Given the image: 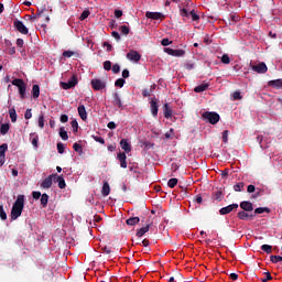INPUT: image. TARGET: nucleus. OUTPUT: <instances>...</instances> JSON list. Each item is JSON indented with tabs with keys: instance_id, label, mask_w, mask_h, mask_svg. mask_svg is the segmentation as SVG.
Wrapping results in <instances>:
<instances>
[{
	"instance_id": "f257e3e1",
	"label": "nucleus",
	"mask_w": 282,
	"mask_h": 282,
	"mask_svg": "<svg viewBox=\"0 0 282 282\" xmlns=\"http://www.w3.org/2000/svg\"><path fill=\"white\" fill-rule=\"evenodd\" d=\"M23 208H25V196L18 195L17 200L14 202L11 209V220L15 221L19 219L23 213Z\"/></svg>"
},
{
	"instance_id": "f03ea898",
	"label": "nucleus",
	"mask_w": 282,
	"mask_h": 282,
	"mask_svg": "<svg viewBox=\"0 0 282 282\" xmlns=\"http://www.w3.org/2000/svg\"><path fill=\"white\" fill-rule=\"evenodd\" d=\"M12 85H14V87H18L21 100H25L28 84H25V82L21 78H15L12 80Z\"/></svg>"
},
{
	"instance_id": "7ed1b4c3",
	"label": "nucleus",
	"mask_w": 282,
	"mask_h": 282,
	"mask_svg": "<svg viewBox=\"0 0 282 282\" xmlns=\"http://www.w3.org/2000/svg\"><path fill=\"white\" fill-rule=\"evenodd\" d=\"M219 113L217 112H210V111H206L203 113V120H206L207 122H209V124H217V122H219Z\"/></svg>"
},
{
	"instance_id": "20e7f679",
	"label": "nucleus",
	"mask_w": 282,
	"mask_h": 282,
	"mask_svg": "<svg viewBox=\"0 0 282 282\" xmlns=\"http://www.w3.org/2000/svg\"><path fill=\"white\" fill-rule=\"evenodd\" d=\"M250 68L252 72H257V74H265L268 72V65L264 62H260L259 64H250Z\"/></svg>"
},
{
	"instance_id": "39448f33",
	"label": "nucleus",
	"mask_w": 282,
	"mask_h": 282,
	"mask_svg": "<svg viewBox=\"0 0 282 282\" xmlns=\"http://www.w3.org/2000/svg\"><path fill=\"white\" fill-rule=\"evenodd\" d=\"M145 17H147V19H151L152 21H160V19H161V21H164V19H165L164 13H162V12L147 11Z\"/></svg>"
},
{
	"instance_id": "423d86ee",
	"label": "nucleus",
	"mask_w": 282,
	"mask_h": 282,
	"mask_svg": "<svg viewBox=\"0 0 282 282\" xmlns=\"http://www.w3.org/2000/svg\"><path fill=\"white\" fill-rule=\"evenodd\" d=\"M62 89H72L73 87H76L78 85V79H76V76H73L67 83L61 82Z\"/></svg>"
},
{
	"instance_id": "0eeeda50",
	"label": "nucleus",
	"mask_w": 282,
	"mask_h": 282,
	"mask_svg": "<svg viewBox=\"0 0 282 282\" xmlns=\"http://www.w3.org/2000/svg\"><path fill=\"white\" fill-rule=\"evenodd\" d=\"M164 52L166 54H169V56H176V57H181V56H184V54H186V51L185 50H173L171 47H165L164 48Z\"/></svg>"
},
{
	"instance_id": "6e6552de",
	"label": "nucleus",
	"mask_w": 282,
	"mask_h": 282,
	"mask_svg": "<svg viewBox=\"0 0 282 282\" xmlns=\"http://www.w3.org/2000/svg\"><path fill=\"white\" fill-rule=\"evenodd\" d=\"M90 85L95 91H100V89H105V87H107V84L101 79H93Z\"/></svg>"
},
{
	"instance_id": "1a4fd4ad",
	"label": "nucleus",
	"mask_w": 282,
	"mask_h": 282,
	"mask_svg": "<svg viewBox=\"0 0 282 282\" xmlns=\"http://www.w3.org/2000/svg\"><path fill=\"white\" fill-rule=\"evenodd\" d=\"M14 28L20 32V34H29L30 30H28V26L21 22V20H15L13 22Z\"/></svg>"
},
{
	"instance_id": "9d476101",
	"label": "nucleus",
	"mask_w": 282,
	"mask_h": 282,
	"mask_svg": "<svg viewBox=\"0 0 282 282\" xmlns=\"http://www.w3.org/2000/svg\"><path fill=\"white\" fill-rule=\"evenodd\" d=\"M237 208H239V204L235 203V204H231V205L220 208L219 214L220 215H230V213H232L234 210H237Z\"/></svg>"
},
{
	"instance_id": "9b49d317",
	"label": "nucleus",
	"mask_w": 282,
	"mask_h": 282,
	"mask_svg": "<svg viewBox=\"0 0 282 282\" xmlns=\"http://www.w3.org/2000/svg\"><path fill=\"white\" fill-rule=\"evenodd\" d=\"M150 109L153 118H158V111H160V106L158 105V99L152 98L150 101Z\"/></svg>"
},
{
	"instance_id": "f8f14e48",
	"label": "nucleus",
	"mask_w": 282,
	"mask_h": 282,
	"mask_svg": "<svg viewBox=\"0 0 282 282\" xmlns=\"http://www.w3.org/2000/svg\"><path fill=\"white\" fill-rule=\"evenodd\" d=\"M127 58L133 63H139V61L142 58V55H140L138 51L131 50L129 53H127Z\"/></svg>"
},
{
	"instance_id": "ddd939ff",
	"label": "nucleus",
	"mask_w": 282,
	"mask_h": 282,
	"mask_svg": "<svg viewBox=\"0 0 282 282\" xmlns=\"http://www.w3.org/2000/svg\"><path fill=\"white\" fill-rule=\"evenodd\" d=\"M54 177H56V174H51L44 178L41 183V188H52V182H54Z\"/></svg>"
},
{
	"instance_id": "4468645a",
	"label": "nucleus",
	"mask_w": 282,
	"mask_h": 282,
	"mask_svg": "<svg viewBox=\"0 0 282 282\" xmlns=\"http://www.w3.org/2000/svg\"><path fill=\"white\" fill-rule=\"evenodd\" d=\"M240 208L245 210L246 213H252L254 210V207H252V203L248 200H243L240 203Z\"/></svg>"
},
{
	"instance_id": "2eb2a0df",
	"label": "nucleus",
	"mask_w": 282,
	"mask_h": 282,
	"mask_svg": "<svg viewBox=\"0 0 282 282\" xmlns=\"http://www.w3.org/2000/svg\"><path fill=\"white\" fill-rule=\"evenodd\" d=\"M54 182L55 184H58V188H65L67 186V184L65 183V178L63 177V175H57L55 174L54 176Z\"/></svg>"
},
{
	"instance_id": "dca6fc26",
	"label": "nucleus",
	"mask_w": 282,
	"mask_h": 282,
	"mask_svg": "<svg viewBox=\"0 0 282 282\" xmlns=\"http://www.w3.org/2000/svg\"><path fill=\"white\" fill-rule=\"evenodd\" d=\"M163 113H164V118H166V120L173 118V109H171V106L169 104H164Z\"/></svg>"
},
{
	"instance_id": "f3484780",
	"label": "nucleus",
	"mask_w": 282,
	"mask_h": 282,
	"mask_svg": "<svg viewBox=\"0 0 282 282\" xmlns=\"http://www.w3.org/2000/svg\"><path fill=\"white\" fill-rule=\"evenodd\" d=\"M112 98H113L112 105H113L115 107H118V109H122V99H120V94L115 93V94L112 95Z\"/></svg>"
},
{
	"instance_id": "a211bd4d",
	"label": "nucleus",
	"mask_w": 282,
	"mask_h": 282,
	"mask_svg": "<svg viewBox=\"0 0 282 282\" xmlns=\"http://www.w3.org/2000/svg\"><path fill=\"white\" fill-rule=\"evenodd\" d=\"M120 147L126 153H131V143L127 139H121Z\"/></svg>"
},
{
	"instance_id": "6ab92c4d",
	"label": "nucleus",
	"mask_w": 282,
	"mask_h": 282,
	"mask_svg": "<svg viewBox=\"0 0 282 282\" xmlns=\"http://www.w3.org/2000/svg\"><path fill=\"white\" fill-rule=\"evenodd\" d=\"M268 87H273V89H282V79L269 80Z\"/></svg>"
},
{
	"instance_id": "aec40b11",
	"label": "nucleus",
	"mask_w": 282,
	"mask_h": 282,
	"mask_svg": "<svg viewBox=\"0 0 282 282\" xmlns=\"http://www.w3.org/2000/svg\"><path fill=\"white\" fill-rule=\"evenodd\" d=\"M117 159H118L119 162H120L121 169H127V154H126L124 152H120V153L117 155Z\"/></svg>"
},
{
	"instance_id": "412c9836",
	"label": "nucleus",
	"mask_w": 282,
	"mask_h": 282,
	"mask_svg": "<svg viewBox=\"0 0 282 282\" xmlns=\"http://www.w3.org/2000/svg\"><path fill=\"white\" fill-rule=\"evenodd\" d=\"M77 111L79 118H82L84 121L87 120V109L85 108V105H79Z\"/></svg>"
},
{
	"instance_id": "4be33fe9",
	"label": "nucleus",
	"mask_w": 282,
	"mask_h": 282,
	"mask_svg": "<svg viewBox=\"0 0 282 282\" xmlns=\"http://www.w3.org/2000/svg\"><path fill=\"white\" fill-rule=\"evenodd\" d=\"M151 230V224H148L145 227H141L137 230V237H144L145 232H149Z\"/></svg>"
},
{
	"instance_id": "5701e85b",
	"label": "nucleus",
	"mask_w": 282,
	"mask_h": 282,
	"mask_svg": "<svg viewBox=\"0 0 282 282\" xmlns=\"http://www.w3.org/2000/svg\"><path fill=\"white\" fill-rule=\"evenodd\" d=\"M109 193H111V187L109 186L108 182H104V185H102V188H101L102 197H108Z\"/></svg>"
},
{
	"instance_id": "b1692460",
	"label": "nucleus",
	"mask_w": 282,
	"mask_h": 282,
	"mask_svg": "<svg viewBox=\"0 0 282 282\" xmlns=\"http://www.w3.org/2000/svg\"><path fill=\"white\" fill-rule=\"evenodd\" d=\"M209 84H200L194 88L195 94H202V91L208 90Z\"/></svg>"
},
{
	"instance_id": "393cba45",
	"label": "nucleus",
	"mask_w": 282,
	"mask_h": 282,
	"mask_svg": "<svg viewBox=\"0 0 282 282\" xmlns=\"http://www.w3.org/2000/svg\"><path fill=\"white\" fill-rule=\"evenodd\" d=\"M40 96H41V87L35 84L32 87V97L34 98V100H36V98H39Z\"/></svg>"
},
{
	"instance_id": "a878e982",
	"label": "nucleus",
	"mask_w": 282,
	"mask_h": 282,
	"mask_svg": "<svg viewBox=\"0 0 282 282\" xmlns=\"http://www.w3.org/2000/svg\"><path fill=\"white\" fill-rule=\"evenodd\" d=\"M127 226H138L140 224V217H130L126 220Z\"/></svg>"
},
{
	"instance_id": "bb28decb",
	"label": "nucleus",
	"mask_w": 282,
	"mask_h": 282,
	"mask_svg": "<svg viewBox=\"0 0 282 282\" xmlns=\"http://www.w3.org/2000/svg\"><path fill=\"white\" fill-rule=\"evenodd\" d=\"M250 217H254V215H250V214L246 213V210L238 213V219H241L242 221L250 219Z\"/></svg>"
},
{
	"instance_id": "cd10ccee",
	"label": "nucleus",
	"mask_w": 282,
	"mask_h": 282,
	"mask_svg": "<svg viewBox=\"0 0 282 282\" xmlns=\"http://www.w3.org/2000/svg\"><path fill=\"white\" fill-rule=\"evenodd\" d=\"M48 202H50V196L46 193L42 194V196H41V206H42V208H47V203Z\"/></svg>"
},
{
	"instance_id": "c85d7f7f",
	"label": "nucleus",
	"mask_w": 282,
	"mask_h": 282,
	"mask_svg": "<svg viewBox=\"0 0 282 282\" xmlns=\"http://www.w3.org/2000/svg\"><path fill=\"white\" fill-rule=\"evenodd\" d=\"M213 199H215L216 202H221V199H224V192L221 191L214 192Z\"/></svg>"
},
{
	"instance_id": "c756f323",
	"label": "nucleus",
	"mask_w": 282,
	"mask_h": 282,
	"mask_svg": "<svg viewBox=\"0 0 282 282\" xmlns=\"http://www.w3.org/2000/svg\"><path fill=\"white\" fill-rule=\"evenodd\" d=\"M10 131V123H2L0 127L1 135H6Z\"/></svg>"
},
{
	"instance_id": "7c9ffc66",
	"label": "nucleus",
	"mask_w": 282,
	"mask_h": 282,
	"mask_svg": "<svg viewBox=\"0 0 282 282\" xmlns=\"http://www.w3.org/2000/svg\"><path fill=\"white\" fill-rule=\"evenodd\" d=\"M263 213H270L268 207H258L254 209V215H263Z\"/></svg>"
},
{
	"instance_id": "2f4dec72",
	"label": "nucleus",
	"mask_w": 282,
	"mask_h": 282,
	"mask_svg": "<svg viewBox=\"0 0 282 282\" xmlns=\"http://www.w3.org/2000/svg\"><path fill=\"white\" fill-rule=\"evenodd\" d=\"M9 116L11 118V122H17V110L14 108L9 109Z\"/></svg>"
},
{
	"instance_id": "473e14b6",
	"label": "nucleus",
	"mask_w": 282,
	"mask_h": 282,
	"mask_svg": "<svg viewBox=\"0 0 282 282\" xmlns=\"http://www.w3.org/2000/svg\"><path fill=\"white\" fill-rule=\"evenodd\" d=\"M59 137L62 138V140H69V135H67L64 127L59 128Z\"/></svg>"
},
{
	"instance_id": "72a5a7b5",
	"label": "nucleus",
	"mask_w": 282,
	"mask_h": 282,
	"mask_svg": "<svg viewBox=\"0 0 282 282\" xmlns=\"http://www.w3.org/2000/svg\"><path fill=\"white\" fill-rule=\"evenodd\" d=\"M45 12H47V9L44 8V9H39L36 14H34V19H41V17H44L45 15Z\"/></svg>"
},
{
	"instance_id": "f704fd0d",
	"label": "nucleus",
	"mask_w": 282,
	"mask_h": 282,
	"mask_svg": "<svg viewBox=\"0 0 282 282\" xmlns=\"http://www.w3.org/2000/svg\"><path fill=\"white\" fill-rule=\"evenodd\" d=\"M261 250L263 252H267V254H272V246H270V245H262Z\"/></svg>"
},
{
	"instance_id": "c9c22d12",
	"label": "nucleus",
	"mask_w": 282,
	"mask_h": 282,
	"mask_svg": "<svg viewBox=\"0 0 282 282\" xmlns=\"http://www.w3.org/2000/svg\"><path fill=\"white\" fill-rule=\"evenodd\" d=\"M73 149L76 153H79V155H83V145H80L79 143H74Z\"/></svg>"
},
{
	"instance_id": "e433bc0d",
	"label": "nucleus",
	"mask_w": 282,
	"mask_h": 282,
	"mask_svg": "<svg viewBox=\"0 0 282 282\" xmlns=\"http://www.w3.org/2000/svg\"><path fill=\"white\" fill-rule=\"evenodd\" d=\"M0 219H2V221L8 219V214L6 213V209H3V205H0Z\"/></svg>"
},
{
	"instance_id": "4c0bfd02",
	"label": "nucleus",
	"mask_w": 282,
	"mask_h": 282,
	"mask_svg": "<svg viewBox=\"0 0 282 282\" xmlns=\"http://www.w3.org/2000/svg\"><path fill=\"white\" fill-rule=\"evenodd\" d=\"M177 178H170L167 182L169 188H175L177 186Z\"/></svg>"
},
{
	"instance_id": "58836bf2",
	"label": "nucleus",
	"mask_w": 282,
	"mask_h": 282,
	"mask_svg": "<svg viewBox=\"0 0 282 282\" xmlns=\"http://www.w3.org/2000/svg\"><path fill=\"white\" fill-rule=\"evenodd\" d=\"M119 31L124 35V36H128L129 32H131V30L129 29V26L127 25H121L119 28Z\"/></svg>"
},
{
	"instance_id": "ea45409f",
	"label": "nucleus",
	"mask_w": 282,
	"mask_h": 282,
	"mask_svg": "<svg viewBox=\"0 0 282 282\" xmlns=\"http://www.w3.org/2000/svg\"><path fill=\"white\" fill-rule=\"evenodd\" d=\"M76 54H78V53H76L74 51H64L63 52L64 58H72V56H76Z\"/></svg>"
},
{
	"instance_id": "a19ab883",
	"label": "nucleus",
	"mask_w": 282,
	"mask_h": 282,
	"mask_svg": "<svg viewBox=\"0 0 282 282\" xmlns=\"http://www.w3.org/2000/svg\"><path fill=\"white\" fill-rule=\"evenodd\" d=\"M237 21H239V18L237 14H230L229 15V23L230 25H235V23H237Z\"/></svg>"
},
{
	"instance_id": "79ce46f5",
	"label": "nucleus",
	"mask_w": 282,
	"mask_h": 282,
	"mask_svg": "<svg viewBox=\"0 0 282 282\" xmlns=\"http://www.w3.org/2000/svg\"><path fill=\"white\" fill-rule=\"evenodd\" d=\"M243 186H245L243 182H240V183L234 185V191H235L236 193H241Z\"/></svg>"
},
{
	"instance_id": "37998d69",
	"label": "nucleus",
	"mask_w": 282,
	"mask_h": 282,
	"mask_svg": "<svg viewBox=\"0 0 282 282\" xmlns=\"http://www.w3.org/2000/svg\"><path fill=\"white\" fill-rule=\"evenodd\" d=\"M270 261H271V263H279L282 261V257L281 256H271Z\"/></svg>"
},
{
	"instance_id": "c03bdc74",
	"label": "nucleus",
	"mask_w": 282,
	"mask_h": 282,
	"mask_svg": "<svg viewBox=\"0 0 282 282\" xmlns=\"http://www.w3.org/2000/svg\"><path fill=\"white\" fill-rule=\"evenodd\" d=\"M124 83H126L124 78H119V79H117V80L115 82V87H120V88H122V87H124Z\"/></svg>"
},
{
	"instance_id": "a18cd8bd",
	"label": "nucleus",
	"mask_w": 282,
	"mask_h": 282,
	"mask_svg": "<svg viewBox=\"0 0 282 282\" xmlns=\"http://www.w3.org/2000/svg\"><path fill=\"white\" fill-rule=\"evenodd\" d=\"M39 127L40 129H43L45 127V116L40 115L39 117Z\"/></svg>"
},
{
	"instance_id": "49530a36",
	"label": "nucleus",
	"mask_w": 282,
	"mask_h": 282,
	"mask_svg": "<svg viewBox=\"0 0 282 282\" xmlns=\"http://www.w3.org/2000/svg\"><path fill=\"white\" fill-rule=\"evenodd\" d=\"M89 14H90L89 10L83 11L82 14H80V17H79V20H80V21H85V19H88V18H89Z\"/></svg>"
},
{
	"instance_id": "de8ad7c7",
	"label": "nucleus",
	"mask_w": 282,
	"mask_h": 282,
	"mask_svg": "<svg viewBox=\"0 0 282 282\" xmlns=\"http://www.w3.org/2000/svg\"><path fill=\"white\" fill-rule=\"evenodd\" d=\"M221 63H224L225 65H230V56H228V54H224L221 56Z\"/></svg>"
},
{
	"instance_id": "09e8293b",
	"label": "nucleus",
	"mask_w": 282,
	"mask_h": 282,
	"mask_svg": "<svg viewBox=\"0 0 282 282\" xmlns=\"http://www.w3.org/2000/svg\"><path fill=\"white\" fill-rule=\"evenodd\" d=\"M70 127L73 128L74 133H78V121L73 120Z\"/></svg>"
},
{
	"instance_id": "8fccbe9b",
	"label": "nucleus",
	"mask_w": 282,
	"mask_h": 282,
	"mask_svg": "<svg viewBox=\"0 0 282 282\" xmlns=\"http://www.w3.org/2000/svg\"><path fill=\"white\" fill-rule=\"evenodd\" d=\"M6 151H8V143L0 145V155H6Z\"/></svg>"
},
{
	"instance_id": "3c124183",
	"label": "nucleus",
	"mask_w": 282,
	"mask_h": 282,
	"mask_svg": "<svg viewBox=\"0 0 282 282\" xmlns=\"http://www.w3.org/2000/svg\"><path fill=\"white\" fill-rule=\"evenodd\" d=\"M104 69H106V72H111V61L104 62Z\"/></svg>"
},
{
	"instance_id": "603ef678",
	"label": "nucleus",
	"mask_w": 282,
	"mask_h": 282,
	"mask_svg": "<svg viewBox=\"0 0 282 282\" xmlns=\"http://www.w3.org/2000/svg\"><path fill=\"white\" fill-rule=\"evenodd\" d=\"M57 151L61 154L65 153V144H63L62 142L57 143Z\"/></svg>"
},
{
	"instance_id": "864d4df0",
	"label": "nucleus",
	"mask_w": 282,
	"mask_h": 282,
	"mask_svg": "<svg viewBox=\"0 0 282 282\" xmlns=\"http://www.w3.org/2000/svg\"><path fill=\"white\" fill-rule=\"evenodd\" d=\"M232 98L234 100H241V93L239 90L234 91Z\"/></svg>"
},
{
	"instance_id": "5fc2aeb1",
	"label": "nucleus",
	"mask_w": 282,
	"mask_h": 282,
	"mask_svg": "<svg viewBox=\"0 0 282 282\" xmlns=\"http://www.w3.org/2000/svg\"><path fill=\"white\" fill-rule=\"evenodd\" d=\"M31 142L34 149H39V135H35Z\"/></svg>"
},
{
	"instance_id": "6e6d98bb",
	"label": "nucleus",
	"mask_w": 282,
	"mask_h": 282,
	"mask_svg": "<svg viewBox=\"0 0 282 282\" xmlns=\"http://www.w3.org/2000/svg\"><path fill=\"white\" fill-rule=\"evenodd\" d=\"M264 274H265V278L262 279V282L272 281V274L270 273V271H267Z\"/></svg>"
},
{
	"instance_id": "4d7b16f0",
	"label": "nucleus",
	"mask_w": 282,
	"mask_h": 282,
	"mask_svg": "<svg viewBox=\"0 0 282 282\" xmlns=\"http://www.w3.org/2000/svg\"><path fill=\"white\" fill-rule=\"evenodd\" d=\"M171 43H173V41H171L169 39H163L161 41V45H163V47H167V45H171Z\"/></svg>"
},
{
	"instance_id": "13d9d810",
	"label": "nucleus",
	"mask_w": 282,
	"mask_h": 282,
	"mask_svg": "<svg viewBox=\"0 0 282 282\" xmlns=\"http://www.w3.org/2000/svg\"><path fill=\"white\" fill-rule=\"evenodd\" d=\"M93 139L95 140V142H99V144H105V139H102L101 137L93 135Z\"/></svg>"
},
{
	"instance_id": "bf43d9fd",
	"label": "nucleus",
	"mask_w": 282,
	"mask_h": 282,
	"mask_svg": "<svg viewBox=\"0 0 282 282\" xmlns=\"http://www.w3.org/2000/svg\"><path fill=\"white\" fill-rule=\"evenodd\" d=\"M24 118L25 120H30L32 118V109H26L25 113H24Z\"/></svg>"
},
{
	"instance_id": "052dcab7",
	"label": "nucleus",
	"mask_w": 282,
	"mask_h": 282,
	"mask_svg": "<svg viewBox=\"0 0 282 282\" xmlns=\"http://www.w3.org/2000/svg\"><path fill=\"white\" fill-rule=\"evenodd\" d=\"M184 67H185V69H188V72H191V69L195 68V64L187 62V63H185Z\"/></svg>"
},
{
	"instance_id": "680f3d73",
	"label": "nucleus",
	"mask_w": 282,
	"mask_h": 282,
	"mask_svg": "<svg viewBox=\"0 0 282 282\" xmlns=\"http://www.w3.org/2000/svg\"><path fill=\"white\" fill-rule=\"evenodd\" d=\"M189 17L192 18V21H197L199 19L197 13H195V10L189 12Z\"/></svg>"
},
{
	"instance_id": "e2e57ef3",
	"label": "nucleus",
	"mask_w": 282,
	"mask_h": 282,
	"mask_svg": "<svg viewBox=\"0 0 282 282\" xmlns=\"http://www.w3.org/2000/svg\"><path fill=\"white\" fill-rule=\"evenodd\" d=\"M112 74H120V65L119 64H115L112 66Z\"/></svg>"
},
{
	"instance_id": "0e129e2a",
	"label": "nucleus",
	"mask_w": 282,
	"mask_h": 282,
	"mask_svg": "<svg viewBox=\"0 0 282 282\" xmlns=\"http://www.w3.org/2000/svg\"><path fill=\"white\" fill-rule=\"evenodd\" d=\"M42 196L43 194L41 192H32L33 199H41Z\"/></svg>"
},
{
	"instance_id": "69168bd1",
	"label": "nucleus",
	"mask_w": 282,
	"mask_h": 282,
	"mask_svg": "<svg viewBox=\"0 0 282 282\" xmlns=\"http://www.w3.org/2000/svg\"><path fill=\"white\" fill-rule=\"evenodd\" d=\"M181 17L191 18V13L186 9H181Z\"/></svg>"
},
{
	"instance_id": "338daca9",
	"label": "nucleus",
	"mask_w": 282,
	"mask_h": 282,
	"mask_svg": "<svg viewBox=\"0 0 282 282\" xmlns=\"http://www.w3.org/2000/svg\"><path fill=\"white\" fill-rule=\"evenodd\" d=\"M223 142L225 144L228 142V130L223 131Z\"/></svg>"
},
{
	"instance_id": "774afa93",
	"label": "nucleus",
	"mask_w": 282,
	"mask_h": 282,
	"mask_svg": "<svg viewBox=\"0 0 282 282\" xmlns=\"http://www.w3.org/2000/svg\"><path fill=\"white\" fill-rule=\"evenodd\" d=\"M111 35L113 36V39H116V41H120V33H118V31H112Z\"/></svg>"
}]
</instances>
